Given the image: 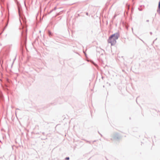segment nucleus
I'll return each mask as SVG.
<instances>
[{
  "label": "nucleus",
  "instance_id": "obj_1",
  "mask_svg": "<svg viewBox=\"0 0 160 160\" xmlns=\"http://www.w3.org/2000/svg\"><path fill=\"white\" fill-rule=\"evenodd\" d=\"M119 37V35L118 33H116L112 35L108 40V42L110 43L111 45H114L116 42V40Z\"/></svg>",
  "mask_w": 160,
  "mask_h": 160
},
{
  "label": "nucleus",
  "instance_id": "obj_2",
  "mask_svg": "<svg viewBox=\"0 0 160 160\" xmlns=\"http://www.w3.org/2000/svg\"><path fill=\"white\" fill-rule=\"evenodd\" d=\"M158 8V9L157 10V12L160 13V1L159 2Z\"/></svg>",
  "mask_w": 160,
  "mask_h": 160
},
{
  "label": "nucleus",
  "instance_id": "obj_3",
  "mask_svg": "<svg viewBox=\"0 0 160 160\" xmlns=\"http://www.w3.org/2000/svg\"><path fill=\"white\" fill-rule=\"evenodd\" d=\"M66 159H67V160H69V157H67L66 158Z\"/></svg>",
  "mask_w": 160,
  "mask_h": 160
},
{
  "label": "nucleus",
  "instance_id": "obj_4",
  "mask_svg": "<svg viewBox=\"0 0 160 160\" xmlns=\"http://www.w3.org/2000/svg\"><path fill=\"white\" fill-rule=\"evenodd\" d=\"M146 21H147V22H149V20H147Z\"/></svg>",
  "mask_w": 160,
  "mask_h": 160
},
{
  "label": "nucleus",
  "instance_id": "obj_5",
  "mask_svg": "<svg viewBox=\"0 0 160 160\" xmlns=\"http://www.w3.org/2000/svg\"><path fill=\"white\" fill-rule=\"evenodd\" d=\"M24 3L25 5H25V2H24Z\"/></svg>",
  "mask_w": 160,
  "mask_h": 160
},
{
  "label": "nucleus",
  "instance_id": "obj_6",
  "mask_svg": "<svg viewBox=\"0 0 160 160\" xmlns=\"http://www.w3.org/2000/svg\"><path fill=\"white\" fill-rule=\"evenodd\" d=\"M150 34H152V32H150Z\"/></svg>",
  "mask_w": 160,
  "mask_h": 160
}]
</instances>
